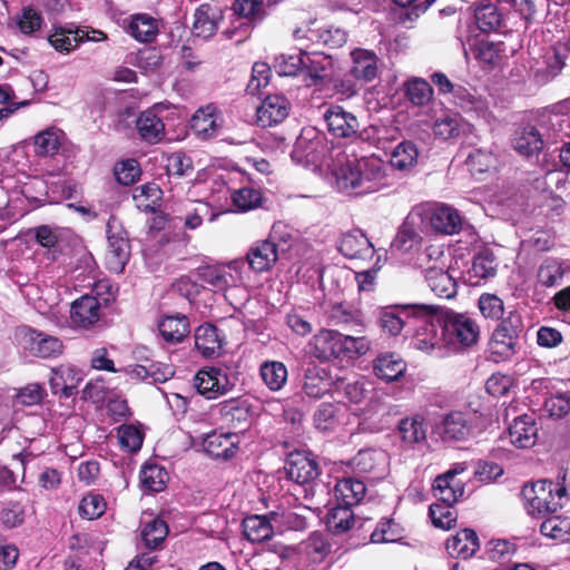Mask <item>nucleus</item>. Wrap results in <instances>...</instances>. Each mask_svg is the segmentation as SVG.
Masks as SVG:
<instances>
[{
  "instance_id": "f257e3e1",
  "label": "nucleus",
  "mask_w": 570,
  "mask_h": 570,
  "mask_svg": "<svg viewBox=\"0 0 570 570\" xmlns=\"http://www.w3.org/2000/svg\"><path fill=\"white\" fill-rule=\"evenodd\" d=\"M480 336L476 322L466 314L430 304V354L443 358L474 345Z\"/></svg>"
},
{
  "instance_id": "f03ea898",
  "label": "nucleus",
  "mask_w": 570,
  "mask_h": 570,
  "mask_svg": "<svg viewBox=\"0 0 570 570\" xmlns=\"http://www.w3.org/2000/svg\"><path fill=\"white\" fill-rule=\"evenodd\" d=\"M335 187L348 195H365L377 190L384 178L383 163L370 156L346 159L333 170Z\"/></svg>"
},
{
  "instance_id": "7ed1b4c3",
  "label": "nucleus",
  "mask_w": 570,
  "mask_h": 570,
  "mask_svg": "<svg viewBox=\"0 0 570 570\" xmlns=\"http://www.w3.org/2000/svg\"><path fill=\"white\" fill-rule=\"evenodd\" d=\"M466 469L465 462H459L435 478L431 491L433 497L444 504H430V520L435 528L450 530L456 525L458 514L453 504L464 493L463 481L458 476L464 473Z\"/></svg>"
},
{
  "instance_id": "20e7f679",
  "label": "nucleus",
  "mask_w": 570,
  "mask_h": 570,
  "mask_svg": "<svg viewBox=\"0 0 570 570\" xmlns=\"http://www.w3.org/2000/svg\"><path fill=\"white\" fill-rule=\"evenodd\" d=\"M521 493L528 513L539 518L557 513L569 500L562 483L548 480L525 484Z\"/></svg>"
},
{
  "instance_id": "39448f33",
  "label": "nucleus",
  "mask_w": 570,
  "mask_h": 570,
  "mask_svg": "<svg viewBox=\"0 0 570 570\" xmlns=\"http://www.w3.org/2000/svg\"><path fill=\"white\" fill-rule=\"evenodd\" d=\"M428 234V206H415L407 215L402 228L391 244V254L404 257L416 253Z\"/></svg>"
},
{
  "instance_id": "423d86ee",
  "label": "nucleus",
  "mask_w": 570,
  "mask_h": 570,
  "mask_svg": "<svg viewBox=\"0 0 570 570\" xmlns=\"http://www.w3.org/2000/svg\"><path fill=\"white\" fill-rule=\"evenodd\" d=\"M106 233L108 240L106 264L110 272L119 274L124 271L130 257L127 232L117 218L110 217L107 222Z\"/></svg>"
},
{
  "instance_id": "0eeeda50",
  "label": "nucleus",
  "mask_w": 570,
  "mask_h": 570,
  "mask_svg": "<svg viewBox=\"0 0 570 570\" xmlns=\"http://www.w3.org/2000/svg\"><path fill=\"white\" fill-rule=\"evenodd\" d=\"M16 337L23 350L37 357H56L63 350L62 342L59 338L28 326L19 327Z\"/></svg>"
},
{
  "instance_id": "6e6552de",
  "label": "nucleus",
  "mask_w": 570,
  "mask_h": 570,
  "mask_svg": "<svg viewBox=\"0 0 570 570\" xmlns=\"http://www.w3.org/2000/svg\"><path fill=\"white\" fill-rule=\"evenodd\" d=\"M194 385L200 395L213 400L226 394L234 384L225 370L210 366L198 371Z\"/></svg>"
},
{
  "instance_id": "1a4fd4ad",
  "label": "nucleus",
  "mask_w": 570,
  "mask_h": 570,
  "mask_svg": "<svg viewBox=\"0 0 570 570\" xmlns=\"http://www.w3.org/2000/svg\"><path fill=\"white\" fill-rule=\"evenodd\" d=\"M105 39L106 36L101 31H88L73 27L55 28L53 33L48 38L56 50L66 52L75 50L83 41H101Z\"/></svg>"
},
{
  "instance_id": "9d476101",
  "label": "nucleus",
  "mask_w": 570,
  "mask_h": 570,
  "mask_svg": "<svg viewBox=\"0 0 570 570\" xmlns=\"http://www.w3.org/2000/svg\"><path fill=\"white\" fill-rule=\"evenodd\" d=\"M291 110L288 99L282 94L268 95L257 107L256 122L266 128L283 122Z\"/></svg>"
},
{
  "instance_id": "9b49d317",
  "label": "nucleus",
  "mask_w": 570,
  "mask_h": 570,
  "mask_svg": "<svg viewBox=\"0 0 570 570\" xmlns=\"http://www.w3.org/2000/svg\"><path fill=\"white\" fill-rule=\"evenodd\" d=\"M276 233L277 226L275 225L267 239L257 240L250 246L246 261L253 271L258 273L266 272L277 262V245L274 242Z\"/></svg>"
},
{
  "instance_id": "f8f14e48",
  "label": "nucleus",
  "mask_w": 570,
  "mask_h": 570,
  "mask_svg": "<svg viewBox=\"0 0 570 570\" xmlns=\"http://www.w3.org/2000/svg\"><path fill=\"white\" fill-rule=\"evenodd\" d=\"M327 130L337 138H352L357 135L360 124L357 118L341 106H330L323 114Z\"/></svg>"
},
{
  "instance_id": "ddd939ff",
  "label": "nucleus",
  "mask_w": 570,
  "mask_h": 570,
  "mask_svg": "<svg viewBox=\"0 0 570 570\" xmlns=\"http://www.w3.org/2000/svg\"><path fill=\"white\" fill-rule=\"evenodd\" d=\"M224 18V9L217 2L202 3L194 13L193 31L197 37H213Z\"/></svg>"
},
{
  "instance_id": "4468645a",
  "label": "nucleus",
  "mask_w": 570,
  "mask_h": 570,
  "mask_svg": "<svg viewBox=\"0 0 570 570\" xmlns=\"http://www.w3.org/2000/svg\"><path fill=\"white\" fill-rule=\"evenodd\" d=\"M223 127V116L214 105L199 108L190 120L193 132L200 139L217 137Z\"/></svg>"
},
{
  "instance_id": "2eb2a0df",
  "label": "nucleus",
  "mask_w": 570,
  "mask_h": 570,
  "mask_svg": "<svg viewBox=\"0 0 570 570\" xmlns=\"http://www.w3.org/2000/svg\"><path fill=\"white\" fill-rule=\"evenodd\" d=\"M101 301L94 295H83L71 304L70 320L80 328H90L101 317Z\"/></svg>"
},
{
  "instance_id": "dca6fc26",
  "label": "nucleus",
  "mask_w": 570,
  "mask_h": 570,
  "mask_svg": "<svg viewBox=\"0 0 570 570\" xmlns=\"http://www.w3.org/2000/svg\"><path fill=\"white\" fill-rule=\"evenodd\" d=\"M350 57L352 61L350 75L354 79L363 82H371L377 77L379 58L374 51L355 48L350 52Z\"/></svg>"
},
{
  "instance_id": "f3484780",
  "label": "nucleus",
  "mask_w": 570,
  "mask_h": 570,
  "mask_svg": "<svg viewBox=\"0 0 570 570\" xmlns=\"http://www.w3.org/2000/svg\"><path fill=\"white\" fill-rule=\"evenodd\" d=\"M286 475L297 484H306L318 476V464L308 455L296 452L289 454L286 465Z\"/></svg>"
},
{
  "instance_id": "a211bd4d",
  "label": "nucleus",
  "mask_w": 570,
  "mask_h": 570,
  "mask_svg": "<svg viewBox=\"0 0 570 570\" xmlns=\"http://www.w3.org/2000/svg\"><path fill=\"white\" fill-rule=\"evenodd\" d=\"M430 226L441 234L452 235L463 228V222L456 209L445 204L430 206Z\"/></svg>"
},
{
  "instance_id": "6ab92c4d",
  "label": "nucleus",
  "mask_w": 570,
  "mask_h": 570,
  "mask_svg": "<svg viewBox=\"0 0 570 570\" xmlns=\"http://www.w3.org/2000/svg\"><path fill=\"white\" fill-rule=\"evenodd\" d=\"M471 425L462 412L446 414L440 424H436L433 433L445 442L463 441L471 434Z\"/></svg>"
},
{
  "instance_id": "aec40b11",
  "label": "nucleus",
  "mask_w": 570,
  "mask_h": 570,
  "mask_svg": "<svg viewBox=\"0 0 570 570\" xmlns=\"http://www.w3.org/2000/svg\"><path fill=\"white\" fill-rule=\"evenodd\" d=\"M387 454L382 450L365 449L352 459L351 466L360 474L373 473L375 478H382L386 471Z\"/></svg>"
},
{
  "instance_id": "412c9836",
  "label": "nucleus",
  "mask_w": 570,
  "mask_h": 570,
  "mask_svg": "<svg viewBox=\"0 0 570 570\" xmlns=\"http://www.w3.org/2000/svg\"><path fill=\"white\" fill-rule=\"evenodd\" d=\"M338 250L347 258L367 261L373 258L375 249L368 238L360 230L342 236Z\"/></svg>"
},
{
  "instance_id": "4be33fe9",
  "label": "nucleus",
  "mask_w": 570,
  "mask_h": 570,
  "mask_svg": "<svg viewBox=\"0 0 570 570\" xmlns=\"http://www.w3.org/2000/svg\"><path fill=\"white\" fill-rule=\"evenodd\" d=\"M82 377L75 367L60 365L51 368L49 385L53 394H61L65 397L72 396L78 389Z\"/></svg>"
},
{
  "instance_id": "5701e85b",
  "label": "nucleus",
  "mask_w": 570,
  "mask_h": 570,
  "mask_svg": "<svg viewBox=\"0 0 570 570\" xmlns=\"http://www.w3.org/2000/svg\"><path fill=\"white\" fill-rule=\"evenodd\" d=\"M122 28L135 40L151 42L158 35L157 20L147 13H136L122 20Z\"/></svg>"
},
{
  "instance_id": "b1692460",
  "label": "nucleus",
  "mask_w": 570,
  "mask_h": 570,
  "mask_svg": "<svg viewBox=\"0 0 570 570\" xmlns=\"http://www.w3.org/2000/svg\"><path fill=\"white\" fill-rule=\"evenodd\" d=\"M238 435L234 433L212 432L203 441L205 452L214 459L228 460L237 450Z\"/></svg>"
},
{
  "instance_id": "393cba45",
  "label": "nucleus",
  "mask_w": 570,
  "mask_h": 570,
  "mask_svg": "<svg viewBox=\"0 0 570 570\" xmlns=\"http://www.w3.org/2000/svg\"><path fill=\"white\" fill-rule=\"evenodd\" d=\"M309 353L321 361L340 357V332L323 330L308 343Z\"/></svg>"
},
{
  "instance_id": "a878e982",
  "label": "nucleus",
  "mask_w": 570,
  "mask_h": 570,
  "mask_svg": "<svg viewBox=\"0 0 570 570\" xmlns=\"http://www.w3.org/2000/svg\"><path fill=\"white\" fill-rule=\"evenodd\" d=\"M243 534L254 543H261L272 539L275 530L269 512L265 515L253 514L246 517L242 523Z\"/></svg>"
},
{
  "instance_id": "bb28decb",
  "label": "nucleus",
  "mask_w": 570,
  "mask_h": 570,
  "mask_svg": "<svg viewBox=\"0 0 570 570\" xmlns=\"http://www.w3.org/2000/svg\"><path fill=\"white\" fill-rule=\"evenodd\" d=\"M195 346L205 357L219 356L223 350V336L216 326L203 324L195 331Z\"/></svg>"
},
{
  "instance_id": "cd10ccee",
  "label": "nucleus",
  "mask_w": 570,
  "mask_h": 570,
  "mask_svg": "<svg viewBox=\"0 0 570 570\" xmlns=\"http://www.w3.org/2000/svg\"><path fill=\"white\" fill-rule=\"evenodd\" d=\"M480 548L479 538L474 530L464 529L448 539L445 549L451 557L464 560L473 557Z\"/></svg>"
},
{
  "instance_id": "c85d7f7f",
  "label": "nucleus",
  "mask_w": 570,
  "mask_h": 570,
  "mask_svg": "<svg viewBox=\"0 0 570 570\" xmlns=\"http://www.w3.org/2000/svg\"><path fill=\"white\" fill-rule=\"evenodd\" d=\"M537 431L533 419L529 415H521L514 419L509 426L508 438L514 446L527 449L535 443Z\"/></svg>"
},
{
  "instance_id": "c756f323",
  "label": "nucleus",
  "mask_w": 570,
  "mask_h": 570,
  "mask_svg": "<svg viewBox=\"0 0 570 570\" xmlns=\"http://www.w3.org/2000/svg\"><path fill=\"white\" fill-rule=\"evenodd\" d=\"M332 68V59L322 52H305L303 72L308 86H316L325 80Z\"/></svg>"
},
{
  "instance_id": "7c9ffc66",
  "label": "nucleus",
  "mask_w": 570,
  "mask_h": 570,
  "mask_svg": "<svg viewBox=\"0 0 570 570\" xmlns=\"http://www.w3.org/2000/svg\"><path fill=\"white\" fill-rule=\"evenodd\" d=\"M136 128L140 138L148 144H157L165 137V125L153 109L139 115Z\"/></svg>"
},
{
  "instance_id": "2f4dec72",
  "label": "nucleus",
  "mask_w": 570,
  "mask_h": 570,
  "mask_svg": "<svg viewBox=\"0 0 570 570\" xmlns=\"http://www.w3.org/2000/svg\"><path fill=\"white\" fill-rule=\"evenodd\" d=\"M513 148L524 157L538 155L543 148V139L534 126H525L514 132Z\"/></svg>"
},
{
  "instance_id": "473e14b6",
  "label": "nucleus",
  "mask_w": 570,
  "mask_h": 570,
  "mask_svg": "<svg viewBox=\"0 0 570 570\" xmlns=\"http://www.w3.org/2000/svg\"><path fill=\"white\" fill-rule=\"evenodd\" d=\"M197 276L203 288L214 292L226 291L234 282L232 273L223 266L200 267Z\"/></svg>"
},
{
  "instance_id": "72a5a7b5",
  "label": "nucleus",
  "mask_w": 570,
  "mask_h": 570,
  "mask_svg": "<svg viewBox=\"0 0 570 570\" xmlns=\"http://www.w3.org/2000/svg\"><path fill=\"white\" fill-rule=\"evenodd\" d=\"M473 131V126L463 122L456 114H445L438 118L433 125V132L436 137L446 140Z\"/></svg>"
},
{
  "instance_id": "f704fd0d",
  "label": "nucleus",
  "mask_w": 570,
  "mask_h": 570,
  "mask_svg": "<svg viewBox=\"0 0 570 570\" xmlns=\"http://www.w3.org/2000/svg\"><path fill=\"white\" fill-rule=\"evenodd\" d=\"M334 493L338 503L352 508L363 500L366 493V487L361 480L343 478L336 483Z\"/></svg>"
},
{
  "instance_id": "c9c22d12",
  "label": "nucleus",
  "mask_w": 570,
  "mask_h": 570,
  "mask_svg": "<svg viewBox=\"0 0 570 570\" xmlns=\"http://www.w3.org/2000/svg\"><path fill=\"white\" fill-rule=\"evenodd\" d=\"M303 390L308 397L320 399L332 391V381L324 368L311 366L305 371Z\"/></svg>"
},
{
  "instance_id": "e433bc0d",
  "label": "nucleus",
  "mask_w": 570,
  "mask_h": 570,
  "mask_svg": "<svg viewBox=\"0 0 570 570\" xmlns=\"http://www.w3.org/2000/svg\"><path fill=\"white\" fill-rule=\"evenodd\" d=\"M478 28L483 32L499 30L503 22V13L495 2L482 1L474 11Z\"/></svg>"
},
{
  "instance_id": "4c0bfd02",
  "label": "nucleus",
  "mask_w": 570,
  "mask_h": 570,
  "mask_svg": "<svg viewBox=\"0 0 570 570\" xmlns=\"http://www.w3.org/2000/svg\"><path fill=\"white\" fill-rule=\"evenodd\" d=\"M404 361L394 353L381 354L374 362L375 374L385 381L399 380L405 372Z\"/></svg>"
},
{
  "instance_id": "58836bf2",
  "label": "nucleus",
  "mask_w": 570,
  "mask_h": 570,
  "mask_svg": "<svg viewBox=\"0 0 570 570\" xmlns=\"http://www.w3.org/2000/svg\"><path fill=\"white\" fill-rule=\"evenodd\" d=\"M259 375L269 391H281L287 382V367L279 361H265L259 366Z\"/></svg>"
},
{
  "instance_id": "ea45409f",
  "label": "nucleus",
  "mask_w": 570,
  "mask_h": 570,
  "mask_svg": "<svg viewBox=\"0 0 570 570\" xmlns=\"http://www.w3.org/2000/svg\"><path fill=\"white\" fill-rule=\"evenodd\" d=\"M543 518L540 525L542 535L560 542L570 540V515L553 513Z\"/></svg>"
},
{
  "instance_id": "a19ab883",
  "label": "nucleus",
  "mask_w": 570,
  "mask_h": 570,
  "mask_svg": "<svg viewBox=\"0 0 570 570\" xmlns=\"http://www.w3.org/2000/svg\"><path fill=\"white\" fill-rule=\"evenodd\" d=\"M158 330L165 341L178 343L188 335L189 322L184 315L166 316L159 322Z\"/></svg>"
},
{
  "instance_id": "79ce46f5",
  "label": "nucleus",
  "mask_w": 570,
  "mask_h": 570,
  "mask_svg": "<svg viewBox=\"0 0 570 570\" xmlns=\"http://www.w3.org/2000/svg\"><path fill=\"white\" fill-rule=\"evenodd\" d=\"M406 312V316L420 322L415 335L411 341V345L420 351L426 348L428 340L425 336L428 325V305L426 304H409L401 306Z\"/></svg>"
},
{
  "instance_id": "37998d69",
  "label": "nucleus",
  "mask_w": 570,
  "mask_h": 570,
  "mask_svg": "<svg viewBox=\"0 0 570 570\" xmlns=\"http://www.w3.org/2000/svg\"><path fill=\"white\" fill-rule=\"evenodd\" d=\"M518 340L512 338L511 335L501 334V332L493 331L490 343L489 352L494 362H503L510 360L517 352Z\"/></svg>"
},
{
  "instance_id": "c03bdc74",
  "label": "nucleus",
  "mask_w": 570,
  "mask_h": 570,
  "mask_svg": "<svg viewBox=\"0 0 570 570\" xmlns=\"http://www.w3.org/2000/svg\"><path fill=\"white\" fill-rule=\"evenodd\" d=\"M163 191L157 184L150 183L137 187L134 193L136 206L146 213H154L160 206Z\"/></svg>"
},
{
  "instance_id": "a18cd8bd",
  "label": "nucleus",
  "mask_w": 570,
  "mask_h": 570,
  "mask_svg": "<svg viewBox=\"0 0 570 570\" xmlns=\"http://www.w3.org/2000/svg\"><path fill=\"white\" fill-rule=\"evenodd\" d=\"M354 523V513L351 507L338 503L328 511L326 525L334 534L348 531Z\"/></svg>"
},
{
  "instance_id": "49530a36",
  "label": "nucleus",
  "mask_w": 570,
  "mask_h": 570,
  "mask_svg": "<svg viewBox=\"0 0 570 570\" xmlns=\"http://www.w3.org/2000/svg\"><path fill=\"white\" fill-rule=\"evenodd\" d=\"M269 518L274 522L275 530H302L306 525L305 517L295 511L278 507L276 510L269 512Z\"/></svg>"
},
{
  "instance_id": "de8ad7c7",
  "label": "nucleus",
  "mask_w": 570,
  "mask_h": 570,
  "mask_svg": "<svg viewBox=\"0 0 570 570\" xmlns=\"http://www.w3.org/2000/svg\"><path fill=\"white\" fill-rule=\"evenodd\" d=\"M430 289L439 297L451 298L456 294V283L454 278L442 268H430Z\"/></svg>"
},
{
  "instance_id": "09e8293b",
  "label": "nucleus",
  "mask_w": 570,
  "mask_h": 570,
  "mask_svg": "<svg viewBox=\"0 0 570 570\" xmlns=\"http://www.w3.org/2000/svg\"><path fill=\"white\" fill-rule=\"evenodd\" d=\"M62 131L51 127L35 137L36 153L40 156L55 155L61 145Z\"/></svg>"
},
{
  "instance_id": "8fccbe9b",
  "label": "nucleus",
  "mask_w": 570,
  "mask_h": 570,
  "mask_svg": "<svg viewBox=\"0 0 570 570\" xmlns=\"http://www.w3.org/2000/svg\"><path fill=\"white\" fill-rule=\"evenodd\" d=\"M495 272V257L492 252L484 249L474 256L469 274L478 279H488L493 277Z\"/></svg>"
},
{
  "instance_id": "3c124183",
  "label": "nucleus",
  "mask_w": 570,
  "mask_h": 570,
  "mask_svg": "<svg viewBox=\"0 0 570 570\" xmlns=\"http://www.w3.org/2000/svg\"><path fill=\"white\" fill-rule=\"evenodd\" d=\"M564 275V269L560 262L553 258L544 259L538 268V283L544 287L558 285Z\"/></svg>"
},
{
  "instance_id": "603ef678",
  "label": "nucleus",
  "mask_w": 570,
  "mask_h": 570,
  "mask_svg": "<svg viewBox=\"0 0 570 570\" xmlns=\"http://www.w3.org/2000/svg\"><path fill=\"white\" fill-rule=\"evenodd\" d=\"M333 394L342 397V401L347 403L360 404L366 396V390L363 382H346L342 380L335 383Z\"/></svg>"
},
{
  "instance_id": "864d4df0",
  "label": "nucleus",
  "mask_w": 570,
  "mask_h": 570,
  "mask_svg": "<svg viewBox=\"0 0 570 570\" xmlns=\"http://www.w3.org/2000/svg\"><path fill=\"white\" fill-rule=\"evenodd\" d=\"M450 101L465 111L481 112L487 108V102L481 96L470 91L462 86H459L455 89L454 95L450 98Z\"/></svg>"
},
{
  "instance_id": "5fc2aeb1",
  "label": "nucleus",
  "mask_w": 570,
  "mask_h": 570,
  "mask_svg": "<svg viewBox=\"0 0 570 570\" xmlns=\"http://www.w3.org/2000/svg\"><path fill=\"white\" fill-rule=\"evenodd\" d=\"M167 472L157 464L142 466L140 470V482L142 487L151 492H159L165 488Z\"/></svg>"
},
{
  "instance_id": "6e6d98bb",
  "label": "nucleus",
  "mask_w": 570,
  "mask_h": 570,
  "mask_svg": "<svg viewBox=\"0 0 570 570\" xmlns=\"http://www.w3.org/2000/svg\"><path fill=\"white\" fill-rule=\"evenodd\" d=\"M401 438L404 442L413 444L424 441L426 428L423 417L404 419L399 425Z\"/></svg>"
},
{
  "instance_id": "4d7b16f0",
  "label": "nucleus",
  "mask_w": 570,
  "mask_h": 570,
  "mask_svg": "<svg viewBox=\"0 0 570 570\" xmlns=\"http://www.w3.org/2000/svg\"><path fill=\"white\" fill-rule=\"evenodd\" d=\"M233 204L239 212H248L262 205V193L253 187H243L232 194Z\"/></svg>"
},
{
  "instance_id": "13d9d810",
  "label": "nucleus",
  "mask_w": 570,
  "mask_h": 570,
  "mask_svg": "<svg viewBox=\"0 0 570 570\" xmlns=\"http://www.w3.org/2000/svg\"><path fill=\"white\" fill-rule=\"evenodd\" d=\"M417 155V149L412 142H401L393 150L390 163L393 167L404 170L416 163Z\"/></svg>"
},
{
  "instance_id": "bf43d9fd",
  "label": "nucleus",
  "mask_w": 570,
  "mask_h": 570,
  "mask_svg": "<svg viewBox=\"0 0 570 570\" xmlns=\"http://www.w3.org/2000/svg\"><path fill=\"white\" fill-rule=\"evenodd\" d=\"M305 51L297 53L285 55L282 53L275 59V67L282 76H296L303 72L304 69Z\"/></svg>"
},
{
  "instance_id": "052dcab7",
  "label": "nucleus",
  "mask_w": 570,
  "mask_h": 570,
  "mask_svg": "<svg viewBox=\"0 0 570 570\" xmlns=\"http://www.w3.org/2000/svg\"><path fill=\"white\" fill-rule=\"evenodd\" d=\"M330 48H340L347 41V35L344 30L336 27L320 28L309 30L308 39H314Z\"/></svg>"
},
{
  "instance_id": "680f3d73",
  "label": "nucleus",
  "mask_w": 570,
  "mask_h": 570,
  "mask_svg": "<svg viewBox=\"0 0 570 570\" xmlns=\"http://www.w3.org/2000/svg\"><path fill=\"white\" fill-rule=\"evenodd\" d=\"M168 527L165 521L160 519H154L146 523L142 531L141 538L148 548L156 549L167 537Z\"/></svg>"
},
{
  "instance_id": "e2e57ef3",
  "label": "nucleus",
  "mask_w": 570,
  "mask_h": 570,
  "mask_svg": "<svg viewBox=\"0 0 570 570\" xmlns=\"http://www.w3.org/2000/svg\"><path fill=\"white\" fill-rule=\"evenodd\" d=\"M119 444L128 452L140 450L144 441L142 432L135 425L124 424L117 430Z\"/></svg>"
},
{
  "instance_id": "0e129e2a",
  "label": "nucleus",
  "mask_w": 570,
  "mask_h": 570,
  "mask_svg": "<svg viewBox=\"0 0 570 570\" xmlns=\"http://www.w3.org/2000/svg\"><path fill=\"white\" fill-rule=\"evenodd\" d=\"M497 159L491 151L478 149L466 157V165L472 175L483 174L494 168Z\"/></svg>"
},
{
  "instance_id": "69168bd1",
  "label": "nucleus",
  "mask_w": 570,
  "mask_h": 570,
  "mask_svg": "<svg viewBox=\"0 0 570 570\" xmlns=\"http://www.w3.org/2000/svg\"><path fill=\"white\" fill-rule=\"evenodd\" d=\"M81 517L89 520L101 517L106 511V501L98 493H89L82 498L78 507Z\"/></svg>"
},
{
  "instance_id": "338daca9",
  "label": "nucleus",
  "mask_w": 570,
  "mask_h": 570,
  "mask_svg": "<svg viewBox=\"0 0 570 570\" xmlns=\"http://www.w3.org/2000/svg\"><path fill=\"white\" fill-rule=\"evenodd\" d=\"M370 350V344L365 337H356L340 333V356H360Z\"/></svg>"
},
{
  "instance_id": "774afa93",
  "label": "nucleus",
  "mask_w": 570,
  "mask_h": 570,
  "mask_svg": "<svg viewBox=\"0 0 570 570\" xmlns=\"http://www.w3.org/2000/svg\"><path fill=\"white\" fill-rule=\"evenodd\" d=\"M16 23L23 35H33L41 29L43 19L40 12L27 7L17 16Z\"/></svg>"
}]
</instances>
